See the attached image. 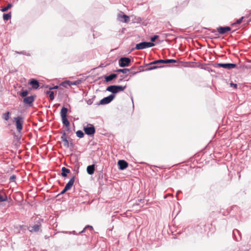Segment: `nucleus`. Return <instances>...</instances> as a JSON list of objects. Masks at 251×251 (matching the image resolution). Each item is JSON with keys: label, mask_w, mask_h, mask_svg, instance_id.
Segmentation results:
<instances>
[{"label": "nucleus", "mask_w": 251, "mask_h": 251, "mask_svg": "<svg viewBox=\"0 0 251 251\" xmlns=\"http://www.w3.org/2000/svg\"><path fill=\"white\" fill-rule=\"evenodd\" d=\"M126 87V85H110L107 87L106 91L111 92L112 94H114L124 91Z\"/></svg>", "instance_id": "obj_1"}, {"label": "nucleus", "mask_w": 251, "mask_h": 251, "mask_svg": "<svg viewBox=\"0 0 251 251\" xmlns=\"http://www.w3.org/2000/svg\"><path fill=\"white\" fill-rule=\"evenodd\" d=\"M14 120L16 124V128L19 132H21L23 129V126L24 123L23 117L18 116L14 118Z\"/></svg>", "instance_id": "obj_2"}, {"label": "nucleus", "mask_w": 251, "mask_h": 251, "mask_svg": "<svg viewBox=\"0 0 251 251\" xmlns=\"http://www.w3.org/2000/svg\"><path fill=\"white\" fill-rule=\"evenodd\" d=\"M154 44L152 42H143L139 44H137L135 49L137 50H142L147 48L153 47Z\"/></svg>", "instance_id": "obj_3"}, {"label": "nucleus", "mask_w": 251, "mask_h": 251, "mask_svg": "<svg viewBox=\"0 0 251 251\" xmlns=\"http://www.w3.org/2000/svg\"><path fill=\"white\" fill-rule=\"evenodd\" d=\"M83 129L85 133L88 135H93L95 132V128L94 126L91 124H87L86 126L84 127Z\"/></svg>", "instance_id": "obj_4"}, {"label": "nucleus", "mask_w": 251, "mask_h": 251, "mask_svg": "<svg viewBox=\"0 0 251 251\" xmlns=\"http://www.w3.org/2000/svg\"><path fill=\"white\" fill-rule=\"evenodd\" d=\"M115 97V95L114 94H110L108 97H105L101 99L100 102L99 104L104 105L110 103L111 101L113 100Z\"/></svg>", "instance_id": "obj_5"}, {"label": "nucleus", "mask_w": 251, "mask_h": 251, "mask_svg": "<svg viewBox=\"0 0 251 251\" xmlns=\"http://www.w3.org/2000/svg\"><path fill=\"white\" fill-rule=\"evenodd\" d=\"M131 60L128 57H121L119 60V66L121 67H127L129 65Z\"/></svg>", "instance_id": "obj_6"}, {"label": "nucleus", "mask_w": 251, "mask_h": 251, "mask_svg": "<svg viewBox=\"0 0 251 251\" xmlns=\"http://www.w3.org/2000/svg\"><path fill=\"white\" fill-rule=\"evenodd\" d=\"M216 66L217 67H222L227 70H230L235 68L236 65L234 63H218Z\"/></svg>", "instance_id": "obj_7"}, {"label": "nucleus", "mask_w": 251, "mask_h": 251, "mask_svg": "<svg viewBox=\"0 0 251 251\" xmlns=\"http://www.w3.org/2000/svg\"><path fill=\"white\" fill-rule=\"evenodd\" d=\"M118 19L122 22L127 23L129 21L130 18L129 16L125 15V14H119L118 15Z\"/></svg>", "instance_id": "obj_8"}, {"label": "nucleus", "mask_w": 251, "mask_h": 251, "mask_svg": "<svg viewBox=\"0 0 251 251\" xmlns=\"http://www.w3.org/2000/svg\"><path fill=\"white\" fill-rule=\"evenodd\" d=\"M35 99V97L33 96H31L29 97H27L23 99V102L25 104H27L30 105L34 101Z\"/></svg>", "instance_id": "obj_9"}, {"label": "nucleus", "mask_w": 251, "mask_h": 251, "mask_svg": "<svg viewBox=\"0 0 251 251\" xmlns=\"http://www.w3.org/2000/svg\"><path fill=\"white\" fill-rule=\"evenodd\" d=\"M231 29L230 27L229 26H220L217 28V31L220 34H225L227 31H230Z\"/></svg>", "instance_id": "obj_10"}, {"label": "nucleus", "mask_w": 251, "mask_h": 251, "mask_svg": "<svg viewBox=\"0 0 251 251\" xmlns=\"http://www.w3.org/2000/svg\"><path fill=\"white\" fill-rule=\"evenodd\" d=\"M75 180V176H73L66 184L64 188L65 190H69L72 187Z\"/></svg>", "instance_id": "obj_11"}, {"label": "nucleus", "mask_w": 251, "mask_h": 251, "mask_svg": "<svg viewBox=\"0 0 251 251\" xmlns=\"http://www.w3.org/2000/svg\"><path fill=\"white\" fill-rule=\"evenodd\" d=\"M118 164L119 166V169L121 170L125 169L128 166V163L124 160H120L118 162Z\"/></svg>", "instance_id": "obj_12"}, {"label": "nucleus", "mask_w": 251, "mask_h": 251, "mask_svg": "<svg viewBox=\"0 0 251 251\" xmlns=\"http://www.w3.org/2000/svg\"><path fill=\"white\" fill-rule=\"evenodd\" d=\"M28 83L32 85V88L33 89H37L39 86V82L35 79H31Z\"/></svg>", "instance_id": "obj_13"}, {"label": "nucleus", "mask_w": 251, "mask_h": 251, "mask_svg": "<svg viewBox=\"0 0 251 251\" xmlns=\"http://www.w3.org/2000/svg\"><path fill=\"white\" fill-rule=\"evenodd\" d=\"M233 235L236 241H239L241 239V233L238 229H235L233 230Z\"/></svg>", "instance_id": "obj_14"}, {"label": "nucleus", "mask_w": 251, "mask_h": 251, "mask_svg": "<svg viewBox=\"0 0 251 251\" xmlns=\"http://www.w3.org/2000/svg\"><path fill=\"white\" fill-rule=\"evenodd\" d=\"M95 172V165L92 164L87 167V172L89 175H92L94 174Z\"/></svg>", "instance_id": "obj_15"}, {"label": "nucleus", "mask_w": 251, "mask_h": 251, "mask_svg": "<svg viewBox=\"0 0 251 251\" xmlns=\"http://www.w3.org/2000/svg\"><path fill=\"white\" fill-rule=\"evenodd\" d=\"M117 75L116 74H112L108 76H106L105 77V80L106 82H109L112 80L113 79L117 77Z\"/></svg>", "instance_id": "obj_16"}, {"label": "nucleus", "mask_w": 251, "mask_h": 251, "mask_svg": "<svg viewBox=\"0 0 251 251\" xmlns=\"http://www.w3.org/2000/svg\"><path fill=\"white\" fill-rule=\"evenodd\" d=\"M40 228V225L36 224L34 225L33 226H31L30 229H29L30 232H37L39 230Z\"/></svg>", "instance_id": "obj_17"}, {"label": "nucleus", "mask_w": 251, "mask_h": 251, "mask_svg": "<svg viewBox=\"0 0 251 251\" xmlns=\"http://www.w3.org/2000/svg\"><path fill=\"white\" fill-rule=\"evenodd\" d=\"M61 171H62L61 175L63 177H66L67 176V174L70 172V170L69 169L65 168V167H63L62 168Z\"/></svg>", "instance_id": "obj_18"}, {"label": "nucleus", "mask_w": 251, "mask_h": 251, "mask_svg": "<svg viewBox=\"0 0 251 251\" xmlns=\"http://www.w3.org/2000/svg\"><path fill=\"white\" fill-rule=\"evenodd\" d=\"M68 112V109L65 107H62L60 112V115L61 118L67 117V114Z\"/></svg>", "instance_id": "obj_19"}, {"label": "nucleus", "mask_w": 251, "mask_h": 251, "mask_svg": "<svg viewBox=\"0 0 251 251\" xmlns=\"http://www.w3.org/2000/svg\"><path fill=\"white\" fill-rule=\"evenodd\" d=\"M61 118H62V123L67 127H69L70 126V123L68 121V120H67V117H62Z\"/></svg>", "instance_id": "obj_20"}, {"label": "nucleus", "mask_w": 251, "mask_h": 251, "mask_svg": "<svg viewBox=\"0 0 251 251\" xmlns=\"http://www.w3.org/2000/svg\"><path fill=\"white\" fill-rule=\"evenodd\" d=\"M163 59H159L157 60L154 61L153 62H151L148 64V65H155L159 63H164Z\"/></svg>", "instance_id": "obj_21"}, {"label": "nucleus", "mask_w": 251, "mask_h": 251, "mask_svg": "<svg viewBox=\"0 0 251 251\" xmlns=\"http://www.w3.org/2000/svg\"><path fill=\"white\" fill-rule=\"evenodd\" d=\"M11 17V13L3 14V19L4 21H7L9 20Z\"/></svg>", "instance_id": "obj_22"}, {"label": "nucleus", "mask_w": 251, "mask_h": 251, "mask_svg": "<svg viewBox=\"0 0 251 251\" xmlns=\"http://www.w3.org/2000/svg\"><path fill=\"white\" fill-rule=\"evenodd\" d=\"M10 112H7L3 113L2 115V118L5 121H8L9 119Z\"/></svg>", "instance_id": "obj_23"}, {"label": "nucleus", "mask_w": 251, "mask_h": 251, "mask_svg": "<svg viewBox=\"0 0 251 251\" xmlns=\"http://www.w3.org/2000/svg\"><path fill=\"white\" fill-rule=\"evenodd\" d=\"M13 6L11 3H8L7 6L1 8V11L2 12H5L7 11L9 8H11Z\"/></svg>", "instance_id": "obj_24"}, {"label": "nucleus", "mask_w": 251, "mask_h": 251, "mask_svg": "<svg viewBox=\"0 0 251 251\" xmlns=\"http://www.w3.org/2000/svg\"><path fill=\"white\" fill-rule=\"evenodd\" d=\"M76 135L78 137H79L80 138H83L84 135L82 131L80 130L76 131Z\"/></svg>", "instance_id": "obj_25"}, {"label": "nucleus", "mask_w": 251, "mask_h": 251, "mask_svg": "<svg viewBox=\"0 0 251 251\" xmlns=\"http://www.w3.org/2000/svg\"><path fill=\"white\" fill-rule=\"evenodd\" d=\"M61 85H62V86H63L64 87H67L68 86H71L70 81H69V80H66V81L63 82L61 84Z\"/></svg>", "instance_id": "obj_26"}, {"label": "nucleus", "mask_w": 251, "mask_h": 251, "mask_svg": "<svg viewBox=\"0 0 251 251\" xmlns=\"http://www.w3.org/2000/svg\"><path fill=\"white\" fill-rule=\"evenodd\" d=\"M129 71L128 69H120L117 70L118 72H121L124 74H126Z\"/></svg>", "instance_id": "obj_27"}, {"label": "nucleus", "mask_w": 251, "mask_h": 251, "mask_svg": "<svg viewBox=\"0 0 251 251\" xmlns=\"http://www.w3.org/2000/svg\"><path fill=\"white\" fill-rule=\"evenodd\" d=\"M164 63H176V60L175 59H166L163 60Z\"/></svg>", "instance_id": "obj_28"}, {"label": "nucleus", "mask_w": 251, "mask_h": 251, "mask_svg": "<svg viewBox=\"0 0 251 251\" xmlns=\"http://www.w3.org/2000/svg\"><path fill=\"white\" fill-rule=\"evenodd\" d=\"M81 83V81L80 80H77L73 82L70 81L71 85H77L78 84H80Z\"/></svg>", "instance_id": "obj_29"}, {"label": "nucleus", "mask_w": 251, "mask_h": 251, "mask_svg": "<svg viewBox=\"0 0 251 251\" xmlns=\"http://www.w3.org/2000/svg\"><path fill=\"white\" fill-rule=\"evenodd\" d=\"M86 229H89L90 230H92L93 229V227L91 226H89V225H87L86 226L85 228L82 230L79 233H83V232H85V230Z\"/></svg>", "instance_id": "obj_30"}, {"label": "nucleus", "mask_w": 251, "mask_h": 251, "mask_svg": "<svg viewBox=\"0 0 251 251\" xmlns=\"http://www.w3.org/2000/svg\"><path fill=\"white\" fill-rule=\"evenodd\" d=\"M28 91L27 90H25L22 92L20 94V96L22 97H25L28 95Z\"/></svg>", "instance_id": "obj_31"}, {"label": "nucleus", "mask_w": 251, "mask_h": 251, "mask_svg": "<svg viewBox=\"0 0 251 251\" xmlns=\"http://www.w3.org/2000/svg\"><path fill=\"white\" fill-rule=\"evenodd\" d=\"M7 200V197L5 195L4 197L0 194V202L6 201Z\"/></svg>", "instance_id": "obj_32"}, {"label": "nucleus", "mask_w": 251, "mask_h": 251, "mask_svg": "<svg viewBox=\"0 0 251 251\" xmlns=\"http://www.w3.org/2000/svg\"><path fill=\"white\" fill-rule=\"evenodd\" d=\"M243 19H244V17H242L241 18L237 20L235 23L232 24V25H234L235 24H238V25L242 23Z\"/></svg>", "instance_id": "obj_33"}, {"label": "nucleus", "mask_w": 251, "mask_h": 251, "mask_svg": "<svg viewBox=\"0 0 251 251\" xmlns=\"http://www.w3.org/2000/svg\"><path fill=\"white\" fill-rule=\"evenodd\" d=\"M162 66H160V67H161ZM159 67L158 66H151V67H149V68H148L146 69V71H150V70H154V69H156L158 68H159Z\"/></svg>", "instance_id": "obj_34"}, {"label": "nucleus", "mask_w": 251, "mask_h": 251, "mask_svg": "<svg viewBox=\"0 0 251 251\" xmlns=\"http://www.w3.org/2000/svg\"><path fill=\"white\" fill-rule=\"evenodd\" d=\"M61 139L62 141L67 139V136H66V133L65 132H63V133H62V135L61 136Z\"/></svg>", "instance_id": "obj_35"}, {"label": "nucleus", "mask_w": 251, "mask_h": 251, "mask_svg": "<svg viewBox=\"0 0 251 251\" xmlns=\"http://www.w3.org/2000/svg\"><path fill=\"white\" fill-rule=\"evenodd\" d=\"M16 53L20 54H24V55H26V56H29V54L28 53H27L25 51H21V52H19V51H16Z\"/></svg>", "instance_id": "obj_36"}, {"label": "nucleus", "mask_w": 251, "mask_h": 251, "mask_svg": "<svg viewBox=\"0 0 251 251\" xmlns=\"http://www.w3.org/2000/svg\"><path fill=\"white\" fill-rule=\"evenodd\" d=\"M62 142H63V145L65 147H69V143L67 139L63 140Z\"/></svg>", "instance_id": "obj_37"}, {"label": "nucleus", "mask_w": 251, "mask_h": 251, "mask_svg": "<svg viewBox=\"0 0 251 251\" xmlns=\"http://www.w3.org/2000/svg\"><path fill=\"white\" fill-rule=\"evenodd\" d=\"M49 97H50V99L51 100H54V92L53 91H51L50 93V94H49Z\"/></svg>", "instance_id": "obj_38"}, {"label": "nucleus", "mask_w": 251, "mask_h": 251, "mask_svg": "<svg viewBox=\"0 0 251 251\" xmlns=\"http://www.w3.org/2000/svg\"><path fill=\"white\" fill-rule=\"evenodd\" d=\"M158 37V35H154L153 37H151V42H154L155 40Z\"/></svg>", "instance_id": "obj_39"}, {"label": "nucleus", "mask_w": 251, "mask_h": 251, "mask_svg": "<svg viewBox=\"0 0 251 251\" xmlns=\"http://www.w3.org/2000/svg\"><path fill=\"white\" fill-rule=\"evenodd\" d=\"M16 178V176L15 175H13L11 176L10 177V180L11 181H14L15 179Z\"/></svg>", "instance_id": "obj_40"}, {"label": "nucleus", "mask_w": 251, "mask_h": 251, "mask_svg": "<svg viewBox=\"0 0 251 251\" xmlns=\"http://www.w3.org/2000/svg\"><path fill=\"white\" fill-rule=\"evenodd\" d=\"M93 103V100L92 99H89L87 100V103L89 105L92 104Z\"/></svg>", "instance_id": "obj_41"}, {"label": "nucleus", "mask_w": 251, "mask_h": 251, "mask_svg": "<svg viewBox=\"0 0 251 251\" xmlns=\"http://www.w3.org/2000/svg\"><path fill=\"white\" fill-rule=\"evenodd\" d=\"M230 86H231V87H233V88H237V85L236 84H234V83H231L230 84Z\"/></svg>", "instance_id": "obj_42"}, {"label": "nucleus", "mask_w": 251, "mask_h": 251, "mask_svg": "<svg viewBox=\"0 0 251 251\" xmlns=\"http://www.w3.org/2000/svg\"><path fill=\"white\" fill-rule=\"evenodd\" d=\"M58 88V86L57 85H56V86H54L53 87L50 88V90H52V89H56Z\"/></svg>", "instance_id": "obj_43"}, {"label": "nucleus", "mask_w": 251, "mask_h": 251, "mask_svg": "<svg viewBox=\"0 0 251 251\" xmlns=\"http://www.w3.org/2000/svg\"><path fill=\"white\" fill-rule=\"evenodd\" d=\"M68 190H65V188H64V189L61 192L60 194V195L63 194L65 193Z\"/></svg>", "instance_id": "obj_44"}, {"label": "nucleus", "mask_w": 251, "mask_h": 251, "mask_svg": "<svg viewBox=\"0 0 251 251\" xmlns=\"http://www.w3.org/2000/svg\"><path fill=\"white\" fill-rule=\"evenodd\" d=\"M138 72H139L138 71H137V72H131V74H132V75H135L136 74H137Z\"/></svg>", "instance_id": "obj_45"}, {"label": "nucleus", "mask_w": 251, "mask_h": 251, "mask_svg": "<svg viewBox=\"0 0 251 251\" xmlns=\"http://www.w3.org/2000/svg\"><path fill=\"white\" fill-rule=\"evenodd\" d=\"M51 92V91H50V90H49V91H47L46 92V94H48V95H49V94H50V93Z\"/></svg>", "instance_id": "obj_46"}, {"label": "nucleus", "mask_w": 251, "mask_h": 251, "mask_svg": "<svg viewBox=\"0 0 251 251\" xmlns=\"http://www.w3.org/2000/svg\"><path fill=\"white\" fill-rule=\"evenodd\" d=\"M70 233H73L74 234H75V231H72V232H70Z\"/></svg>", "instance_id": "obj_47"}, {"label": "nucleus", "mask_w": 251, "mask_h": 251, "mask_svg": "<svg viewBox=\"0 0 251 251\" xmlns=\"http://www.w3.org/2000/svg\"><path fill=\"white\" fill-rule=\"evenodd\" d=\"M122 80H123L122 79H120L119 80V81H118V82H120L122 81Z\"/></svg>", "instance_id": "obj_48"}]
</instances>
